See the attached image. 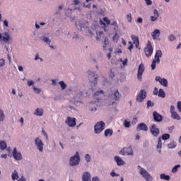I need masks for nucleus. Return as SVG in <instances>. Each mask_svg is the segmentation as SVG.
Masks as SVG:
<instances>
[{"mask_svg":"<svg viewBox=\"0 0 181 181\" xmlns=\"http://www.w3.org/2000/svg\"><path fill=\"white\" fill-rule=\"evenodd\" d=\"M73 98L71 99V103H74V104L76 107H80L83 103L81 102V91H80V89L76 87L74 88L72 91Z\"/></svg>","mask_w":181,"mask_h":181,"instance_id":"f257e3e1","label":"nucleus"},{"mask_svg":"<svg viewBox=\"0 0 181 181\" xmlns=\"http://www.w3.org/2000/svg\"><path fill=\"white\" fill-rule=\"evenodd\" d=\"M137 169L139 170V175H141V176L143 177L145 180H153V177L151 175V174H149V173H148V171H146L145 168L141 167V165H138Z\"/></svg>","mask_w":181,"mask_h":181,"instance_id":"f03ea898","label":"nucleus"},{"mask_svg":"<svg viewBox=\"0 0 181 181\" xmlns=\"http://www.w3.org/2000/svg\"><path fill=\"white\" fill-rule=\"evenodd\" d=\"M155 59H153L151 64V70H155L156 69V63L159 64L160 63V57H162V50L158 49L156 52V54L154 56Z\"/></svg>","mask_w":181,"mask_h":181,"instance_id":"7ed1b4c3","label":"nucleus"},{"mask_svg":"<svg viewBox=\"0 0 181 181\" xmlns=\"http://www.w3.org/2000/svg\"><path fill=\"white\" fill-rule=\"evenodd\" d=\"M119 153L122 156H132L134 155V149H132L131 146L123 147L120 149Z\"/></svg>","mask_w":181,"mask_h":181,"instance_id":"20e7f679","label":"nucleus"},{"mask_svg":"<svg viewBox=\"0 0 181 181\" xmlns=\"http://www.w3.org/2000/svg\"><path fill=\"white\" fill-rule=\"evenodd\" d=\"M104 129H105V122L103 121L98 122L94 126L95 134H101V132H103Z\"/></svg>","mask_w":181,"mask_h":181,"instance_id":"39448f33","label":"nucleus"},{"mask_svg":"<svg viewBox=\"0 0 181 181\" xmlns=\"http://www.w3.org/2000/svg\"><path fill=\"white\" fill-rule=\"evenodd\" d=\"M80 163V154L78 152H76V154L71 157L69 159L70 166H77Z\"/></svg>","mask_w":181,"mask_h":181,"instance_id":"423d86ee","label":"nucleus"},{"mask_svg":"<svg viewBox=\"0 0 181 181\" xmlns=\"http://www.w3.org/2000/svg\"><path fill=\"white\" fill-rule=\"evenodd\" d=\"M34 144L37 151L40 153L43 152V146H45V144L40 138L36 137L34 140Z\"/></svg>","mask_w":181,"mask_h":181,"instance_id":"0eeeda50","label":"nucleus"},{"mask_svg":"<svg viewBox=\"0 0 181 181\" xmlns=\"http://www.w3.org/2000/svg\"><path fill=\"white\" fill-rule=\"evenodd\" d=\"M144 52L146 57H151L152 53H153V48L152 47V43L151 41H148L146 47L144 48Z\"/></svg>","mask_w":181,"mask_h":181,"instance_id":"6e6552de","label":"nucleus"},{"mask_svg":"<svg viewBox=\"0 0 181 181\" xmlns=\"http://www.w3.org/2000/svg\"><path fill=\"white\" fill-rule=\"evenodd\" d=\"M145 98H146V90H141L136 98V101H137V103H143Z\"/></svg>","mask_w":181,"mask_h":181,"instance_id":"1a4fd4ad","label":"nucleus"},{"mask_svg":"<svg viewBox=\"0 0 181 181\" xmlns=\"http://www.w3.org/2000/svg\"><path fill=\"white\" fill-rule=\"evenodd\" d=\"M144 71H145V65L144 64H140L138 67V72H137V78L139 81H142V74H144Z\"/></svg>","mask_w":181,"mask_h":181,"instance_id":"9d476101","label":"nucleus"},{"mask_svg":"<svg viewBox=\"0 0 181 181\" xmlns=\"http://www.w3.org/2000/svg\"><path fill=\"white\" fill-rule=\"evenodd\" d=\"M121 97L122 95L118 91V90H115L112 92V99L115 101H121Z\"/></svg>","mask_w":181,"mask_h":181,"instance_id":"9b49d317","label":"nucleus"},{"mask_svg":"<svg viewBox=\"0 0 181 181\" xmlns=\"http://www.w3.org/2000/svg\"><path fill=\"white\" fill-rule=\"evenodd\" d=\"M149 128L153 136H158L159 135L160 131L156 124L151 125Z\"/></svg>","mask_w":181,"mask_h":181,"instance_id":"f8f14e48","label":"nucleus"},{"mask_svg":"<svg viewBox=\"0 0 181 181\" xmlns=\"http://www.w3.org/2000/svg\"><path fill=\"white\" fill-rule=\"evenodd\" d=\"M153 118L155 122H162V120L163 119L162 115L159 114L156 111L153 112Z\"/></svg>","mask_w":181,"mask_h":181,"instance_id":"ddd939ff","label":"nucleus"},{"mask_svg":"<svg viewBox=\"0 0 181 181\" xmlns=\"http://www.w3.org/2000/svg\"><path fill=\"white\" fill-rule=\"evenodd\" d=\"M88 25V23L84 21H78V23H76V26L78 30H83V29H86Z\"/></svg>","mask_w":181,"mask_h":181,"instance_id":"4468645a","label":"nucleus"},{"mask_svg":"<svg viewBox=\"0 0 181 181\" xmlns=\"http://www.w3.org/2000/svg\"><path fill=\"white\" fill-rule=\"evenodd\" d=\"M40 40H42V42H44V43H46V45H47L51 49H56V47L50 45L52 43V40H49V37H46V36H42L40 37Z\"/></svg>","mask_w":181,"mask_h":181,"instance_id":"2eb2a0df","label":"nucleus"},{"mask_svg":"<svg viewBox=\"0 0 181 181\" xmlns=\"http://www.w3.org/2000/svg\"><path fill=\"white\" fill-rule=\"evenodd\" d=\"M13 156L16 160H22L23 157H22V153L21 152L18 151L16 150V148H14L13 150Z\"/></svg>","mask_w":181,"mask_h":181,"instance_id":"dca6fc26","label":"nucleus"},{"mask_svg":"<svg viewBox=\"0 0 181 181\" xmlns=\"http://www.w3.org/2000/svg\"><path fill=\"white\" fill-rule=\"evenodd\" d=\"M65 122L71 128L76 127V118L67 117Z\"/></svg>","mask_w":181,"mask_h":181,"instance_id":"f3484780","label":"nucleus"},{"mask_svg":"<svg viewBox=\"0 0 181 181\" xmlns=\"http://www.w3.org/2000/svg\"><path fill=\"white\" fill-rule=\"evenodd\" d=\"M88 78L90 82L97 81V77H95V74L93 71H88Z\"/></svg>","mask_w":181,"mask_h":181,"instance_id":"a211bd4d","label":"nucleus"},{"mask_svg":"<svg viewBox=\"0 0 181 181\" xmlns=\"http://www.w3.org/2000/svg\"><path fill=\"white\" fill-rule=\"evenodd\" d=\"M153 15L151 16V22H156V21H158L160 14H159V11H158V10L156 8H155L153 11Z\"/></svg>","mask_w":181,"mask_h":181,"instance_id":"6ab92c4d","label":"nucleus"},{"mask_svg":"<svg viewBox=\"0 0 181 181\" xmlns=\"http://www.w3.org/2000/svg\"><path fill=\"white\" fill-rule=\"evenodd\" d=\"M156 151L160 155L162 154V139L160 137H159L157 141Z\"/></svg>","mask_w":181,"mask_h":181,"instance_id":"aec40b11","label":"nucleus"},{"mask_svg":"<svg viewBox=\"0 0 181 181\" xmlns=\"http://www.w3.org/2000/svg\"><path fill=\"white\" fill-rule=\"evenodd\" d=\"M83 181H91V173L88 172H84L82 174Z\"/></svg>","mask_w":181,"mask_h":181,"instance_id":"412c9836","label":"nucleus"},{"mask_svg":"<svg viewBox=\"0 0 181 181\" xmlns=\"http://www.w3.org/2000/svg\"><path fill=\"white\" fill-rule=\"evenodd\" d=\"M136 131H144V132H146L148 131V126L145 123H140L137 126Z\"/></svg>","mask_w":181,"mask_h":181,"instance_id":"4be33fe9","label":"nucleus"},{"mask_svg":"<svg viewBox=\"0 0 181 181\" xmlns=\"http://www.w3.org/2000/svg\"><path fill=\"white\" fill-rule=\"evenodd\" d=\"M115 160L117 163V166H124V165H125V161L118 156H115Z\"/></svg>","mask_w":181,"mask_h":181,"instance_id":"5701e85b","label":"nucleus"},{"mask_svg":"<svg viewBox=\"0 0 181 181\" xmlns=\"http://www.w3.org/2000/svg\"><path fill=\"white\" fill-rule=\"evenodd\" d=\"M151 36L154 40L156 39H158L160 36V30L159 29H156L153 30V32L151 33Z\"/></svg>","mask_w":181,"mask_h":181,"instance_id":"b1692460","label":"nucleus"},{"mask_svg":"<svg viewBox=\"0 0 181 181\" xmlns=\"http://www.w3.org/2000/svg\"><path fill=\"white\" fill-rule=\"evenodd\" d=\"M34 115L37 117H42L43 115V109L37 107L33 112Z\"/></svg>","mask_w":181,"mask_h":181,"instance_id":"393cba45","label":"nucleus"},{"mask_svg":"<svg viewBox=\"0 0 181 181\" xmlns=\"http://www.w3.org/2000/svg\"><path fill=\"white\" fill-rule=\"evenodd\" d=\"M9 40H11V36L7 32H4L3 33V41L4 42V43H8Z\"/></svg>","mask_w":181,"mask_h":181,"instance_id":"a878e982","label":"nucleus"},{"mask_svg":"<svg viewBox=\"0 0 181 181\" xmlns=\"http://www.w3.org/2000/svg\"><path fill=\"white\" fill-rule=\"evenodd\" d=\"M176 146H177V145L176 144V142L175 141H172L167 144V148L168 149H175Z\"/></svg>","mask_w":181,"mask_h":181,"instance_id":"bb28decb","label":"nucleus"},{"mask_svg":"<svg viewBox=\"0 0 181 181\" xmlns=\"http://www.w3.org/2000/svg\"><path fill=\"white\" fill-rule=\"evenodd\" d=\"M11 179L12 180H18V179H19V174L18 173V171H16V170H14L12 173Z\"/></svg>","mask_w":181,"mask_h":181,"instance_id":"cd10ccee","label":"nucleus"},{"mask_svg":"<svg viewBox=\"0 0 181 181\" xmlns=\"http://www.w3.org/2000/svg\"><path fill=\"white\" fill-rule=\"evenodd\" d=\"M8 148V145L6 144V141H0V149L1 151H5Z\"/></svg>","mask_w":181,"mask_h":181,"instance_id":"c85d7f7f","label":"nucleus"},{"mask_svg":"<svg viewBox=\"0 0 181 181\" xmlns=\"http://www.w3.org/2000/svg\"><path fill=\"white\" fill-rule=\"evenodd\" d=\"M160 179H161V180L169 181V180H170V176H169L165 173H162L160 175Z\"/></svg>","mask_w":181,"mask_h":181,"instance_id":"c756f323","label":"nucleus"},{"mask_svg":"<svg viewBox=\"0 0 181 181\" xmlns=\"http://www.w3.org/2000/svg\"><path fill=\"white\" fill-rule=\"evenodd\" d=\"M114 132L111 129H107L105 130V136H112Z\"/></svg>","mask_w":181,"mask_h":181,"instance_id":"7c9ffc66","label":"nucleus"},{"mask_svg":"<svg viewBox=\"0 0 181 181\" xmlns=\"http://www.w3.org/2000/svg\"><path fill=\"white\" fill-rule=\"evenodd\" d=\"M171 117L173 118V119H177V121H180V116H179V114L176 112H173L171 113Z\"/></svg>","mask_w":181,"mask_h":181,"instance_id":"2f4dec72","label":"nucleus"},{"mask_svg":"<svg viewBox=\"0 0 181 181\" xmlns=\"http://www.w3.org/2000/svg\"><path fill=\"white\" fill-rule=\"evenodd\" d=\"M158 96L161 97V98H165L166 97V93H165L163 89L160 88L158 90Z\"/></svg>","mask_w":181,"mask_h":181,"instance_id":"473e14b6","label":"nucleus"},{"mask_svg":"<svg viewBox=\"0 0 181 181\" xmlns=\"http://www.w3.org/2000/svg\"><path fill=\"white\" fill-rule=\"evenodd\" d=\"M103 49H105L107 47V46H108V45H110V41L108 40V37H103Z\"/></svg>","mask_w":181,"mask_h":181,"instance_id":"72a5a7b5","label":"nucleus"},{"mask_svg":"<svg viewBox=\"0 0 181 181\" xmlns=\"http://www.w3.org/2000/svg\"><path fill=\"white\" fill-rule=\"evenodd\" d=\"M58 84L60 86L61 90H66L67 88V85L63 81H59Z\"/></svg>","mask_w":181,"mask_h":181,"instance_id":"f704fd0d","label":"nucleus"},{"mask_svg":"<svg viewBox=\"0 0 181 181\" xmlns=\"http://www.w3.org/2000/svg\"><path fill=\"white\" fill-rule=\"evenodd\" d=\"M131 37L133 40L134 44L139 43V38L138 37V36L132 35Z\"/></svg>","mask_w":181,"mask_h":181,"instance_id":"c9c22d12","label":"nucleus"},{"mask_svg":"<svg viewBox=\"0 0 181 181\" xmlns=\"http://www.w3.org/2000/svg\"><path fill=\"white\" fill-rule=\"evenodd\" d=\"M160 84H161V86H163V87H168V79L163 78L161 82H160Z\"/></svg>","mask_w":181,"mask_h":181,"instance_id":"e433bc0d","label":"nucleus"},{"mask_svg":"<svg viewBox=\"0 0 181 181\" xmlns=\"http://www.w3.org/2000/svg\"><path fill=\"white\" fill-rule=\"evenodd\" d=\"M170 138V134H164L162 135L160 139H163V141H168V139H169Z\"/></svg>","mask_w":181,"mask_h":181,"instance_id":"4c0bfd02","label":"nucleus"},{"mask_svg":"<svg viewBox=\"0 0 181 181\" xmlns=\"http://www.w3.org/2000/svg\"><path fill=\"white\" fill-rule=\"evenodd\" d=\"M85 29L86 35H88V36H93V35H94V33H93V31H91V30L88 28V25Z\"/></svg>","mask_w":181,"mask_h":181,"instance_id":"58836bf2","label":"nucleus"},{"mask_svg":"<svg viewBox=\"0 0 181 181\" xmlns=\"http://www.w3.org/2000/svg\"><path fill=\"white\" fill-rule=\"evenodd\" d=\"M179 168H180V165H177L174 166L171 170L172 173H176V172H177Z\"/></svg>","mask_w":181,"mask_h":181,"instance_id":"ea45409f","label":"nucleus"},{"mask_svg":"<svg viewBox=\"0 0 181 181\" xmlns=\"http://www.w3.org/2000/svg\"><path fill=\"white\" fill-rule=\"evenodd\" d=\"M96 40H100L101 38L100 37V36H103V35H104V33L103 31H98L96 32Z\"/></svg>","mask_w":181,"mask_h":181,"instance_id":"a19ab883","label":"nucleus"},{"mask_svg":"<svg viewBox=\"0 0 181 181\" xmlns=\"http://www.w3.org/2000/svg\"><path fill=\"white\" fill-rule=\"evenodd\" d=\"M123 125L124 127H125V128H129L131 127V122L124 120V122H123Z\"/></svg>","mask_w":181,"mask_h":181,"instance_id":"79ce46f5","label":"nucleus"},{"mask_svg":"<svg viewBox=\"0 0 181 181\" xmlns=\"http://www.w3.org/2000/svg\"><path fill=\"white\" fill-rule=\"evenodd\" d=\"M168 40H170V42H173L176 40V36H175L173 34L170 35L168 36Z\"/></svg>","mask_w":181,"mask_h":181,"instance_id":"37998d69","label":"nucleus"},{"mask_svg":"<svg viewBox=\"0 0 181 181\" xmlns=\"http://www.w3.org/2000/svg\"><path fill=\"white\" fill-rule=\"evenodd\" d=\"M85 160L86 162H91V156H90V154H86L85 155Z\"/></svg>","mask_w":181,"mask_h":181,"instance_id":"c03bdc74","label":"nucleus"},{"mask_svg":"<svg viewBox=\"0 0 181 181\" xmlns=\"http://www.w3.org/2000/svg\"><path fill=\"white\" fill-rule=\"evenodd\" d=\"M100 94H104V90H100L96 91L94 93V97H98V95H100Z\"/></svg>","mask_w":181,"mask_h":181,"instance_id":"a18cd8bd","label":"nucleus"},{"mask_svg":"<svg viewBox=\"0 0 181 181\" xmlns=\"http://www.w3.org/2000/svg\"><path fill=\"white\" fill-rule=\"evenodd\" d=\"M119 37V35H118V33H115V35L112 37L113 42H115V43H117V42H118Z\"/></svg>","mask_w":181,"mask_h":181,"instance_id":"49530a36","label":"nucleus"},{"mask_svg":"<svg viewBox=\"0 0 181 181\" xmlns=\"http://www.w3.org/2000/svg\"><path fill=\"white\" fill-rule=\"evenodd\" d=\"M2 119V121L5 119V113L4 112V110H0V119Z\"/></svg>","mask_w":181,"mask_h":181,"instance_id":"de8ad7c7","label":"nucleus"},{"mask_svg":"<svg viewBox=\"0 0 181 181\" xmlns=\"http://www.w3.org/2000/svg\"><path fill=\"white\" fill-rule=\"evenodd\" d=\"M127 19L128 22H129V23L132 22V15L131 13H128L127 15Z\"/></svg>","mask_w":181,"mask_h":181,"instance_id":"09e8293b","label":"nucleus"},{"mask_svg":"<svg viewBox=\"0 0 181 181\" xmlns=\"http://www.w3.org/2000/svg\"><path fill=\"white\" fill-rule=\"evenodd\" d=\"M110 176H112V177H117L118 176H119V174H117L115 173V171L112 170L111 173H110Z\"/></svg>","mask_w":181,"mask_h":181,"instance_id":"8fccbe9b","label":"nucleus"},{"mask_svg":"<svg viewBox=\"0 0 181 181\" xmlns=\"http://www.w3.org/2000/svg\"><path fill=\"white\" fill-rule=\"evenodd\" d=\"M33 90H34L35 93H36V94H39L42 91V90L40 88H36L35 86L33 87Z\"/></svg>","mask_w":181,"mask_h":181,"instance_id":"3c124183","label":"nucleus"},{"mask_svg":"<svg viewBox=\"0 0 181 181\" xmlns=\"http://www.w3.org/2000/svg\"><path fill=\"white\" fill-rule=\"evenodd\" d=\"M154 104L152 101L148 100L147 101V108H149V107H153Z\"/></svg>","mask_w":181,"mask_h":181,"instance_id":"603ef678","label":"nucleus"},{"mask_svg":"<svg viewBox=\"0 0 181 181\" xmlns=\"http://www.w3.org/2000/svg\"><path fill=\"white\" fill-rule=\"evenodd\" d=\"M28 86V87H30L35 84V81H30V80H27Z\"/></svg>","mask_w":181,"mask_h":181,"instance_id":"864d4df0","label":"nucleus"},{"mask_svg":"<svg viewBox=\"0 0 181 181\" xmlns=\"http://www.w3.org/2000/svg\"><path fill=\"white\" fill-rule=\"evenodd\" d=\"M177 107L180 112H181V101L177 103Z\"/></svg>","mask_w":181,"mask_h":181,"instance_id":"5fc2aeb1","label":"nucleus"},{"mask_svg":"<svg viewBox=\"0 0 181 181\" xmlns=\"http://www.w3.org/2000/svg\"><path fill=\"white\" fill-rule=\"evenodd\" d=\"M103 21L107 23V25H110V23H111V21L107 17L103 18Z\"/></svg>","mask_w":181,"mask_h":181,"instance_id":"6e6d98bb","label":"nucleus"},{"mask_svg":"<svg viewBox=\"0 0 181 181\" xmlns=\"http://www.w3.org/2000/svg\"><path fill=\"white\" fill-rule=\"evenodd\" d=\"M4 64H5V59H0V67H4Z\"/></svg>","mask_w":181,"mask_h":181,"instance_id":"4d7b16f0","label":"nucleus"},{"mask_svg":"<svg viewBox=\"0 0 181 181\" xmlns=\"http://www.w3.org/2000/svg\"><path fill=\"white\" fill-rule=\"evenodd\" d=\"M146 2V5H147L148 6L152 5V0H144Z\"/></svg>","mask_w":181,"mask_h":181,"instance_id":"13d9d810","label":"nucleus"},{"mask_svg":"<svg viewBox=\"0 0 181 181\" xmlns=\"http://www.w3.org/2000/svg\"><path fill=\"white\" fill-rule=\"evenodd\" d=\"M158 93H159V91H158V88H154V90L153 91V95H158Z\"/></svg>","mask_w":181,"mask_h":181,"instance_id":"bf43d9fd","label":"nucleus"},{"mask_svg":"<svg viewBox=\"0 0 181 181\" xmlns=\"http://www.w3.org/2000/svg\"><path fill=\"white\" fill-rule=\"evenodd\" d=\"M52 86H57V79L52 80Z\"/></svg>","mask_w":181,"mask_h":181,"instance_id":"052dcab7","label":"nucleus"},{"mask_svg":"<svg viewBox=\"0 0 181 181\" xmlns=\"http://www.w3.org/2000/svg\"><path fill=\"white\" fill-rule=\"evenodd\" d=\"M163 78H161L160 76H156L155 78L156 81H158V83H160L162 81Z\"/></svg>","mask_w":181,"mask_h":181,"instance_id":"680f3d73","label":"nucleus"},{"mask_svg":"<svg viewBox=\"0 0 181 181\" xmlns=\"http://www.w3.org/2000/svg\"><path fill=\"white\" fill-rule=\"evenodd\" d=\"M110 78H114V77H115L114 71H112V69H110Z\"/></svg>","mask_w":181,"mask_h":181,"instance_id":"e2e57ef3","label":"nucleus"},{"mask_svg":"<svg viewBox=\"0 0 181 181\" xmlns=\"http://www.w3.org/2000/svg\"><path fill=\"white\" fill-rule=\"evenodd\" d=\"M170 111L171 114H172L173 112H175V106H174V105H171V106H170Z\"/></svg>","mask_w":181,"mask_h":181,"instance_id":"0e129e2a","label":"nucleus"},{"mask_svg":"<svg viewBox=\"0 0 181 181\" xmlns=\"http://www.w3.org/2000/svg\"><path fill=\"white\" fill-rule=\"evenodd\" d=\"M4 25L6 26V28H8V26H9V22L7 21V20H4Z\"/></svg>","mask_w":181,"mask_h":181,"instance_id":"69168bd1","label":"nucleus"},{"mask_svg":"<svg viewBox=\"0 0 181 181\" xmlns=\"http://www.w3.org/2000/svg\"><path fill=\"white\" fill-rule=\"evenodd\" d=\"M92 181H100V177H98V176L93 177L92 178Z\"/></svg>","mask_w":181,"mask_h":181,"instance_id":"338daca9","label":"nucleus"},{"mask_svg":"<svg viewBox=\"0 0 181 181\" xmlns=\"http://www.w3.org/2000/svg\"><path fill=\"white\" fill-rule=\"evenodd\" d=\"M18 181H26V178H25L23 176H21Z\"/></svg>","mask_w":181,"mask_h":181,"instance_id":"774afa93","label":"nucleus"}]
</instances>
